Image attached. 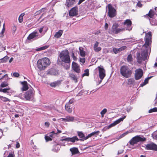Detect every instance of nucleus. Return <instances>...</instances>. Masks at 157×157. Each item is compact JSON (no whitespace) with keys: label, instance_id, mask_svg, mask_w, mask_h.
<instances>
[{"label":"nucleus","instance_id":"nucleus-44","mask_svg":"<svg viewBox=\"0 0 157 157\" xmlns=\"http://www.w3.org/2000/svg\"><path fill=\"white\" fill-rule=\"evenodd\" d=\"M89 75V71L88 69H86L84 71V73L82 75V76H88Z\"/></svg>","mask_w":157,"mask_h":157},{"label":"nucleus","instance_id":"nucleus-13","mask_svg":"<svg viewBox=\"0 0 157 157\" xmlns=\"http://www.w3.org/2000/svg\"><path fill=\"white\" fill-rule=\"evenodd\" d=\"M146 148L147 150H152L157 151V145L153 143H151L146 145Z\"/></svg>","mask_w":157,"mask_h":157},{"label":"nucleus","instance_id":"nucleus-2","mask_svg":"<svg viewBox=\"0 0 157 157\" xmlns=\"http://www.w3.org/2000/svg\"><path fill=\"white\" fill-rule=\"evenodd\" d=\"M34 95V91L33 89H30L25 94H19L18 97L20 99L25 101H30L32 99Z\"/></svg>","mask_w":157,"mask_h":157},{"label":"nucleus","instance_id":"nucleus-59","mask_svg":"<svg viewBox=\"0 0 157 157\" xmlns=\"http://www.w3.org/2000/svg\"><path fill=\"white\" fill-rule=\"evenodd\" d=\"M20 144L18 142H16V147L17 148H18L20 147Z\"/></svg>","mask_w":157,"mask_h":157},{"label":"nucleus","instance_id":"nucleus-40","mask_svg":"<svg viewBox=\"0 0 157 157\" xmlns=\"http://www.w3.org/2000/svg\"><path fill=\"white\" fill-rule=\"evenodd\" d=\"M107 112V109H104L103 110H102L101 113L100 114L101 116L102 117H103L104 114Z\"/></svg>","mask_w":157,"mask_h":157},{"label":"nucleus","instance_id":"nucleus-51","mask_svg":"<svg viewBox=\"0 0 157 157\" xmlns=\"http://www.w3.org/2000/svg\"><path fill=\"white\" fill-rule=\"evenodd\" d=\"M45 139L46 141H48L52 140V139L49 136L46 135L45 136Z\"/></svg>","mask_w":157,"mask_h":157},{"label":"nucleus","instance_id":"nucleus-30","mask_svg":"<svg viewBox=\"0 0 157 157\" xmlns=\"http://www.w3.org/2000/svg\"><path fill=\"white\" fill-rule=\"evenodd\" d=\"M60 84V81H56L53 82H52L50 84V86L52 87H55L56 86H59Z\"/></svg>","mask_w":157,"mask_h":157},{"label":"nucleus","instance_id":"nucleus-32","mask_svg":"<svg viewBox=\"0 0 157 157\" xmlns=\"http://www.w3.org/2000/svg\"><path fill=\"white\" fill-rule=\"evenodd\" d=\"M118 24H117L115 23V24H114L113 25V26H112V30L113 33H115V31L117 30V28L118 27Z\"/></svg>","mask_w":157,"mask_h":157},{"label":"nucleus","instance_id":"nucleus-36","mask_svg":"<svg viewBox=\"0 0 157 157\" xmlns=\"http://www.w3.org/2000/svg\"><path fill=\"white\" fill-rule=\"evenodd\" d=\"M10 90V88H7L5 89L0 88V92H2L4 93H9V90Z\"/></svg>","mask_w":157,"mask_h":157},{"label":"nucleus","instance_id":"nucleus-47","mask_svg":"<svg viewBox=\"0 0 157 157\" xmlns=\"http://www.w3.org/2000/svg\"><path fill=\"white\" fill-rule=\"evenodd\" d=\"M154 112H157V108L155 107L153 109H151L149 110V113Z\"/></svg>","mask_w":157,"mask_h":157},{"label":"nucleus","instance_id":"nucleus-24","mask_svg":"<svg viewBox=\"0 0 157 157\" xmlns=\"http://www.w3.org/2000/svg\"><path fill=\"white\" fill-rule=\"evenodd\" d=\"M73 106L66 103L65 105V109L69 113H71L72 111V108Z\"/></svg>","mask_w":157,"mask_h":157},{"label":"nucleus","instance_id":"nucleus-23","mask_svg":"<svg viewBox=\"0 0 157 157\" xmlns=\"http://www.w3.org/2000/svg\"><path fill=\"white\" fill-rule=\"evenodd\" d=\"M127 83L128 85L134 86L136 84V82L133 78H130L128 79Z\"/></svg>","mask_w":157,"mask_h":157},{"label":"nucleus","instance_id":"nucleus-6","mask_svg":"<svg viewBox=\"0 0 157 157\" xmlns=\"http://www.w3.org/2000/svg\"><path fill=\"white\" fill-rule=\"evenodd\" d=\"M147 50L142 51L140 54L139 52L136 53L137 59V62L140 63L142 60L145 61L147 58L148 54Z\"/></svg>","mask_w":157,"mask_h":157},{"label":"nucleus","instance_id":"nucleus-25","mask_svg":"<svg viewBox=\"0 0 157 157\" xmlns=\"http://www.w3.org/2000/svg\"><path fill=\"white\" fill-rule=\"evenodd\" d=\"M70 151L71 152L72 155H74L79 153L78 149L76 147H73L70 149Z\"/></svg>","mask_w":157,"mask_h":157},{"label":"nucleus","instance_id":"nucleus-26","mask_svg":"<svg viewBox=\"0 0 157 157\" xmlns=\"http://www.w3.org/2000/svg\"><path fill=\"white\" fill-rule=\"evenodd\" d=\"M99 132V131H97L96 132H92V133L86 136L85 137V138H84V140H86L87 139H88L89 138L95 135H97Z\"/></svg>","mask_w":157,"mask_h":157},{"label":"nucleus","instance_id":"nucleus-18","mask_svg":"<svg viewBox=\"0 0 157 157\" xmlns=\"http://www.w3.org/2000/svg\"><path fill=\"white\" fill-rule=\"evenodd\" d=\"M76 0H66L65 4L67 7H71L76 3Z\"/></svg>","mask_w":157,"mask_h":157},{"label":"nucleus","instance_id":"nucleus-37","mask_svg":"<svg viewBox=\"0 0 157 157\" xmlns=\"http://www.w3.org/2000/svg\"><path fill=\"white\" fill-rule=\"evenodd\" d=\"M48 46H47V45L44 46H43V47H40L39 48L37 49L36 51H40L44 50L47 49V48H48Z\"/></svg>","mask_w":157,"mask_h":157},{"label":"nucleus","instance_id":"nucleus-64","mask_svg":"<svg viewBox=\"0 0 157 157\" xmlns=\"http://www.w3.org/2000/svg\"><path fill=\"white\" fill-rule=\"evenodd\" d=\"M108 27V25L107 23H106L105 25V29H107Z\"/></svg>","mask_w":157,"mask_h":157},{"label":"nucleus","instance_id":"nucleus-5","mask_svg":"<svg viewBox=\"0 0 157 157\" xmlns=\"http://www.w3.org/2000/svg\"><path fill=\"white\" fill-rule=\"evenodd\" d=\"M146 140V138L143 136L137 135L133 137L129 142V144L132 146L137 144L139 142H144Z\"/></svg>","mask_w":157,"mask_h":157},{"label":"nucleus","instance_id":"nucleus-46","mask_svg":"<svg viewBox=\"0 0 157 157\" xmlns=\"http://www.w3.org/2000/svg\"><path fill=\"white\" fill-rule=\"evenodd\" d=\"M74 101L75 100L74 99H71L69 100V102H67V104H69L70 105L73 106Z\"/></svg>","mask_w":157,"mask_h":157},{"label":"nucleus","instance_id":"nucleus-60","mask_svg":"<svg viewBox=\"0 0 157 157\" xmlns=\"http://www.w3.org/2000/svg\"><path fill=\"white\" fill-rule=\"evenodd\" d=\"M43 30V27L40 28L39 29V31L40 33H41Z\"/></svg>","mask_w":157,"mask_h":157},{"label":"nucleus","instance_id":"nucleus-10","mask_svg":"<svg viewBox=\"0 0 157 157\" xmlns=\"http://www.w3.org/2000/svg\"><path fill=\"white\" fill-rule=\"evenodd\" d=\"M96 69L98 71L99 75L101 80H103L105 76V71L102 66H98Z\"/></svg>","mask_w":157,"mask_h":157},{"label":"nucleus","instance_id":"nucleus-43","mask_svg":"<svg viewBox=\"0 0 157 157\" xmlns=\"http://www.w3.org/2000/svg\"><path fill=\"white\" fill-rule=\"evenodd\" d=\"M148 78H146L144 81V82L143 83H142L140 84V86H143L147 83L148 82Z\"/></svg>","mask_w":157,"mask_h":157},{"label":"nucleus","instance_id":"nucleus-63","mask_svg":"<svg viewBox=\"0 0 157 157\" xmlns=\"http://www.w3.org/2000/svg\"><path fill=\"white\" fill-rule=\"evenodd\" d=\"M125 135V133H123L121 135L119 136V139L121 138L124 136Z\"/></svg>","mask_w":157,"mask_h":157},{"label":"nucleus","instance_id":"nucleus-50","mask_svg":"<svg viewBox=\"0 0 157 157\" xmlns=\"http://www.w3.org/2000/svg\"><path fill=\"white\" fill-rule=\"evenodd\" d=\"M7 157H15L14 152L12 151L10 152Z\"/></svg>","mask_w":157,"mask_h":157},{"label":"nucleus","instance_id":"nucleus-53","mask_svg":"<svg viewBox=\"0 0 157 157\" xmlns=\"http://www.w3.org/2000/svg\"><path fill=\"white\" fill-rule=\"evenodd\" d=\"M71 56H72V57L73 59L74 60H76V59H77V58L76 57V56H75L74 55V53H72L71 55Z\"/></svg>","mask_w":157,"mask_h":157},{"label":"nucleus","instance_id":"nucleus-39","mask_svg":"<svg viewBox=\"0 0 157 157\" xmlns=\"http://www.w3.org/2000/svg\"><path fill=\"white\" fill-rule=\"evenodd\" d=\"M8 85V84L7 82H2L0 85L1 87H5Z\"/></svg>","mask_w":157,"mask_h":157},{"label":"nucleus","instance_id":"nucleus-49","mask_svg":"<svg viewBox=\"0 0 157 157\" xmlns=\"http://www.w3.org/2000/svg\"><path fill=\"white\" fill-rule=\"evenodd\" d=\"M142 2V1H138L137 3L136 6L139 8L143 6L142 4H141V2Z\"/></svg>","mask_w":157,"mask_h":157},{"label":"nucleus","instance_id":"nucleus-16","mask_svg":"<svg viewBox=\"0 0 157 157\" xmlns=\"http://www.w3.org/2000/svg\"><path fill=\"white\" fill-rule=\"evenodd\" d=\"M126 116H124L123 117L121 118L118 119L117 120L115 121L113 123L111 124H109L107 128L109 129L110 128H111L112 127L114 126L117 124L119 123L121 121H122L125 118Z\"/></svg>","mask_w":157,"mask_h":157},{"label":"nucleus","instance_id":"nucleus-52","mask_svg":"<svg viewBox=\"0 0 157 157\" xmlns=\"http://www.w3.org/2000/svg\"><path fill=\"white\" fill-rule=\"evenodd\" d=\"M13 76L14 77H18L19 76V74L17 72H14L13 74Z\"/></svg>","mask_w":157,"mask_h":157},{"label":"nucleus","instance_id":"nucleus-35","mask_svg":"<svg viewBox=\"0 0 157 157\" xmlns=\"http://www.w3.org/2000/svg\"><path fill=\"white\" fill-rule=\"evenodd\" d=\"M133 60V58L132 57V56L131 54H129L127 58V61L130 63H131Z\"/></svg>","mask_w":157,"mask_h":157},{"label":"nucleus","instance_id":"nucleus-33","mask_svg":"<svg viewBox=\"0 0 157 157\" xmlns=\"http://www.w3.org/2000/svg\"><path fill=\"white\" fill-rule=\"evenodd\" d=\"M25 15V13H22L19 16L18 18V21L19 23H21L23 21V17Z\"/></svg>","mask_w":157,"mask_h":157},{"label":"nucleus","instance_id":"nucleus-38","mask_svg":"<svg viewBox=\"0 0 157 157\" xmlns=\"http://www.w3.org/2000/svg\"><path fill=\"white\" fill-rule=\"evenodd\" d=\"M67 122H72L74 120V118L73 117L67 116Z\"/></svg>","mask_w":157,"mask_h":157},{"label":"nucleus","instance_id":"nucleus-54","mask_svg":"<svg viewBox=\"0 0 157 157\" xmlns=\"http://www.w3.org/2000/svg\"><path fill=\"white\" fill-rule=\"evenodd\" d=\"M80 62L82 63V64H83L85 62V60L84 59L80 58Z\"/></svg>","mask_w":157,"mask_h":157},{"label":"nucleus","instance_id":"nucleus-29","mask_svg":"<svg viewBox=\"0 0 157 157\" xmlns=\"http://www.w3.org/2000/svg\"><path fill=\"white\" fill-rule=\"evenodd\" d=\"M69 76L71 79L74 80L75 82H77V79L76 76L73 74H70Z\"/></svg>","mask_w":157,"mask_h":157},{"label":"nucleus","instance_id":"nucleus-62","mask_svg":"<svg viewBox=\"0 0 157 157\" xmlns=\"http://www.w3.org/2000/svg\"><path fill=\"white\" fill-rule=\"evenodd\" d=\"M61 119L62 120V121L67 122V117H66L65 118H61Z\"/></svg>","mask_w":157,"mask_h":157},{"label":"nucleus","instance_id":"nucleus-8","mask_svg":"<svg viewBox=\"0 0 157 157\" xmlns=\"http://www.w3.org/2000/svg\"><path fill=\"white\" fill-rule=\"evenodd\" d=\"M147 15L151 18L149 19L151 24L152 25H157V16L156 17H155V18H153L155 15H156L154 12L153 10H151Z\"/></svg>","mask_w":157,"mask_h":157},{"label":"nucleus","instance_id":"nucleus-27","mask_svg":"<svg viewBox=\"0 0 157 157\" xmlns=\"http://www.w3.org/2000/svg\"><path fill=\"white\" fill-rule=\"evenodd\" d=\"M79 49L80 55L82 57H85L86 55V53L85 51L83 50V48L80 47L79 48Z\"/></svg>","mask_w":157,"mask_h":157},{"label":"nucleus","instance_id":"nucleus-1","mask_svg":"<svg viewBox=\"0 0 157 157\" xmlns=\"http://www.w3.org/2000/svg\"><path fill=\"white\" fill-rule=\"evenodd\" d=\"M58 62L59 63H61L63 66L64 63H69L70 62V59L69 54L67 50L62 51L60 53L58 59Z\"/></svg>","mask_w":157,"mask_h":157},{"label":"nucleus","instance_id":"nucleus-61","mask_svg":"<svg viewBox=\"0 0 157 157\" xmlns=\"http://www.w3.org/2000/svg\"><path fill=\"white\" fill-rule=\"evenodd\" d=\"M85 0H79V1L78 3V5L81 4L82 2L84 1Z\"/></svg>","mask_w":157,"mask_h":157},{"label":"nucleus","instance_id":"nucleus-58","mask_svg":"<svg viewBox=\"0 0 157 157\" xmlns=\"http://www.w3.org/2000/svg\"><path fill=\"white\" fill-rule=\"evenodd\" d=\"M45 125L47 127H48L50 125L49 123L48 122H46L45 123Z\"/></svg>","mask_w":157,"mask_h":157},{"label":"nucleus","instance_id":"nucleus-41","mask_svg":"<svg viewBox=\"0 0 157 157\" xmlns=\"http://www.w3.org/2000/svg\"><path fill=\"white\" fill-rule=\"evenodd\" d=\"M0 99L4 102L10 101V99L8 98L2 96H0Z\"/></svg>","mask_w":157,"mask_h":157},{"label":"nucleus","instance_id":"nucleus-9","mask_svg":"<svg viewBox=\"0 0 157 157\" xmlns=\"http://www.w3.org/2000/svg\"><path fill=\"white\" fill-rule=\"evenodd\" d=\"M107 7L108 9V15L110 17H113L116 15V11L115 9L111 6L109 4Z\"/></svg>","mask_w":157,"mask_h":157},{"label":"nucleus","instance_id":"nucleus-57","mask_svg":"<svg viewBox=\"0 0 157 157\" xmlns=\"http://www.w3.org/2000/svg\"><path fill=\"white\" fill-rule=\"evenodd\" d=\"M4 25H5L4 24L3 25V28L2 31L1 32V33H2L3 34L4 33L5 31V28H4Z\"/></svg>","mask_w":157,"mask_h":157},{"label":"nucleus","instance_id":"nucleus-20","mask_svg":"<svg viewBox=\"0 0 157 157\" xmlns=\"http://www.w3.org/2000/svg\"><path fill=\"white\" fill-rule=\"evenodd\" d=\"M72 67L73 70L77 73H79L80 69L78 65L75 62H73L72 63Z\"/></svg>","mask_w":157,"mask_h":157},{"label":"nucleus","instance_id":"nucleus-22","mask_svg":"<svg viewBox=\"0 0 157 157\" xmlns=\"http://www.w3.org/2000/svg\"><path fill=\"white\" fill-rule=\"evenodd\" d=\"M99 43L96 41L94 46V49L95 52H98L101 49V48L100 47H98Z\"/></svg>","mask_w":157,"mask_h":157},{"label":"nucleus","instance_id":"nucleus-34","mask_svg":"<svg viewBox=\"0 0 157 157\" xmlns=\"http://www.w3.org/2000/svg\"><path fill=\"white\" fill-rule=\"evenodd\" d=\"M78 136L80 138H83V140L84 138L85 137L84 134L82 132L78 131L77 132Z\"/></svg>","mask_w":157,"mask_h":157},{"label":"nucleus","instance_id":"nucleus-12","mask_svg":"<svg viewBox=\"0 0 157 157\" xmlns=\"http://www.w3.org/2000/svg\"><path fill=\"white\" fill-rule=\"evenodd\" d=\"M143 71L141 69H136L135 71V77L136 80L140 79L143 76Z\"/></svg>","mask_w":157,"mask_h":157},{"label":"nucleus","instance_id":"nucleus-3","mask_svg":"<svg viewBox=\"0 0 157 157\" xmlns=\"http://www.w3.org/2000/svg\"><path fill=\"white\" fill-rule=\"evenodd\" d=\"M50 63L49 59L48 58H44L39 59L37 62V67L40 71L44 70Z\"/></svg>","mask_w":157,"mask_h":157},{"label":"nucleus","instance_id":"nucleus-42","mask_svg":"<svg viewBox=\"0 0 157 157\" xmlns=\"http://www.w3.org/2000/svg\"><path fill=\"white\" fill-rule=\"evenodd\" d=\"M8 59V57L7 56H5L3 58L0 59V62L2 63L6 62Z\"/></svg>","mask_w":157,"mask_h":157},{"label":"nucleus","instance_id":"nucleus-19","mask_svg":"<svg viewBox=\"0 0 157 157\" xmlns=\"http://www.w3.org/2000/svg\"><path fill=\"white\" fill-rule=\"evenodd\" d=\"M21 83L22 86L21 89V91H24L27 90L29 88L27 82L26 81H24L21 82Z\"/></svg>","mask_w":157,"mask_h":157},{"label":"nucleus","instance_id":"nucleus-56","mask_svg":"<svg viewBox=\"0 0 157 157\" xmlns=\"http://www.w3.org/2000/svg\"><path fill=\"white\" fill-rule=\"evenodd\" d=\"M124 150L122 149H120L118 151V154H121L123 153Z\"/></svg>","mask_w":157,"mask_h":157},{"label":"nucleus","instance_id":"nucleus-11","mask_svg":"<svg viewBox=\"0 0 157 157\" xmlns=\"http://www.w3.org/2000/svg\"><path fill=\"white\" fill-rule=\"evenodd\" d=\"M39 33L35 31L30 33L27 37V39L29 40H34L39 38Z\"/></svg>","mask_w":157,"mask_h":157},{"label":"nucleus","instance_id":"nucleus-31","mask_svg":"<svg viewBox=\"0 0 157 157\" xmlns=\"http://www.w3.org/2000/svg\"><path fill=\"white\" fill-rule=\"evenodd\" d=\"M60 147L61 146L59 144H57L52 149V151L55 152H57L59 150Z\"/></svg>","mask_w":157,"mask_h":157},{"label":"nucleus","instance_id":"nucleus-55","mask_svg":"<svg viewBox=\"0 0 157 157\" xmlns=\"http://www.w3.org/2000/svg\"><path fill=\"white\" fill-rule=\"evenodd\" d=\"M126 48V47L125 46H123L121 48H120L121 51L125 49Z\"/></svg>","mask_w":157,"mask_h":157},{"label":"nucleus","instance_id":"nucleus-45","mask_svg":"<svg viewBox=\"0 0 157 157\" xmlns=\"http://www.w3.org/2000/svg\"><path fill=\"white\" fill-rule=\"evenodd\" d=\"M113 51L115 54H117L119 52H121L120 48H113Z\"/></svg>","mask_w":157,"mask_h":157},{"label":"nucleus","instance_id":"nucleus-4","mask_svg":"<svg viewBox=\"0 0 157 157\" xmlns=\"http://www.w3.org/2000/svg\"><path fill=\"white\" fill-rule=\"evenodd\" d=\"M121 74L126 78H128L131 76L132 71L126 66H122L120 70Z\"/></svg>","mask_w":157,"mask_h":157},{"label":"nucleus","instance_id":"nucleus-15","mask_svg":"<svg viewBox=\"0 0 157 157\" xmlns=\"http://www.w3.org/2000/svg\"><path fill=\"white\" fill-rule=\"evenodd\" d=\"M78 8L77 6L72 8L70 10L69 15L70 16H74L78 14Z\"/></svg>","mask_w":157,"mask_h":157},{"label":"nucleus","instance_id":"nucleus-21","mask_svg":"<svg viewBox=\"0 0 157 157\" xmlns=\"http://www.w3.org/2000/svg\"><path fill=\"white\" fill-rule=\"evenodd\" d=\"M46 8H42L40 10L36 11L35 13V15L36 16L37 15H38L40 14V13L42 12H44L42 15L40 17V18H41L46 13Z\"/></svg>","mask_w":157,"mask_h":157},{"label":"nucleus","instance_id":"nucleus-7","mask_svg":"<svg viewBox=\"0 0 157 157\" xmlns=\"http://www.w3.org/2000/svg\"><path fill=\"white\" fill-rule=\"evenodd\" d=\"M151 32H149L147 33H146L145 38V43L143 45L147 48L150 49V46L151 43Z\"/></svg>","mask_w":157,"mask_h":157},{"label":"nucleus","instance_id":"nucleus-14","mask_svg":"<svg viewBox=\"0 0 157 157\" xmlns=\"http://www.w3.org/2000/svg\"><path fill=\"white\" fill-rule=\"evenodd\" d=\"M124 25L126 26V30L129 31L131 30L132 29V22L129 19L125 20L123 23Z\"/></svg>","mask_w":157,"mask_h":157},{"label":"nucleus","instance_id":"nucleus-48","mask_svg":"<svg viewBox=\"0 0 157 157\" xmlns=\"http://www.w3.org/2000/svg\"><path fill=\"white\" fill-rule=\"evenodd\" d=\"M124 29H117V30L115 31V33H118L124 31Z\"/></svg>","mask_w":157,"mask_h":157},{"label":"nucleus","instance_id":"nucleus-17","mask_svg":"<svg viewBox=\"0 0 157 157\" xmlns=\"http://www.w3.org/2000/svg\"><path fill=\"white\" fill-rule=\"evenodd\" d=\"M79 139L78 138L77 136H74L72 138L70 137H66L61 140L62 141H70L72 143H74L76 141L79 140Z\"/></svg>","mask_w":157,"mask_h":157},{"label":"nucleus","instance_id":"nucleus-28","mask_svg":"<svg viewBox=\"0 0 157 157\" xmlns=\"http://www.w3.org/2000/svg\"><path fill=\"white\" fill-rule=\"evenodd\" d=\"M63 33V30H59V31L56 32L54 35V36L56 38H59L62 35Z\"/></svg>","mask_w":157,"mask_h":157}]
</instances>
